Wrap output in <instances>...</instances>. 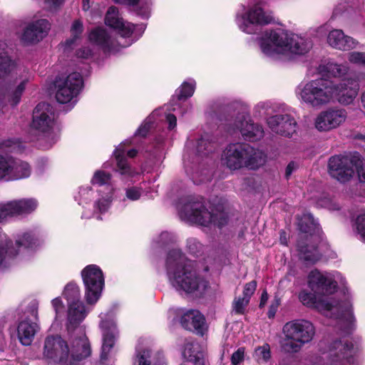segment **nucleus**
<instances>
[{
  "label": "nucleus",
  "mask_w": 365,
  "mask_h": 365,
  "mask_svg": "<svg viewBox=\"0 0 365 365\" xmlns=\"http://www.w3.org/2000/svg\"><path fill=\"white\" fill-rule=\"evenodd\" d=\"M166 120L168 123V129L173 130L177 125V118L174 114L169 113L166 116Z\"/></svg>",
  "instance_id": "0e129e2a"
},
{
  "label": "nucleus",
  "mask_w": 365,
  "mask_h": 365,
  "mask_svg": "<svg viewBox=\"0 0 365 365\" xmlns=\"http://www.w3.org/2000/svg\"><path fill=\"white\" fill-rule=\"evenodd\" d=\"M328 170L330 176L340 182L349 181L354 173L351 161L342 155H336L329 159Z\"/></svg>",
  "instance_id": "2eb2a0df"
},
{
  "label": "nucleus",
  "mask_w": 365,
  "mask_h": 365,
  "mask_svg": "<svg viewBox=\"0 0 365 365\" xmlns=\"http://www.w3.org/2000/svg\"><path fill=\"white\" fill-rule=\"evenodd\" d=\"M267 160V155L252 146V151L247 153L245 167L250 170H257L262 166Z\"/></svg>",
  "instance_id": "f704fd0d"
},
{
  "label": "nucleus",
  "mask_w": 365,
  "mask_h": 365,
  "mask_svg": "<svg viewBox=\"0 0 365 365\" xmlns=\"http://www.w3.org/2000/svg\"><path fill=\"white\" fill-rule=\"evenodd\" d=\"M165 265L167 274L178 290L190 294L200 289L205 291L209 287V282L197 274L195 262L187 259L180 250L168 252Z\"/></svg>",
  "instance_id": "f257e3e1"
},
{
  "label": "nucleus",
  "mask_w": 365,
  "mask_h": 365,
  "mask_svg": "<svg viewBox=\"0 0 365 365\" xmlns=\"http://www.w3.org/2000/svg\"><path fill=\"white\" fill-rule=\"evenodd\" d=\"M68 344L59 336H47L44 341L43 356L52 362L68 365Z\"/></svg>",
  "instance_id": "9b49d317"
},
{
  "label": "nucleus",
  "mask_w": 365,
  "mask_h": 365,
  "mask_svg": "<svg viewBox=\"0 0 365 365\" xmlns=\"http://www.w3.org/2000/svg\"><path fill=\"white\" fill-rule=\"evenodd\" d=\"M306 307L314 309L327 317L337 319L339 329L349 334L354 326L351 305L348 301L340 302L337 298H301Z\"/></svg>",
  "instance_id": "7ed1b4c3"
},
{
  "label": "nucleus",
  "mask_w": 365,
  "mask_h": 365,
  "mask_svg": "<svg viewBox=\"0 0 365 365\" xmlns=\"http://www.w3.org/2000/svg\"><path fill=\"white\" fill-rule=\"evenodd\" d=\"M103 330V341L102 346V358H106L110 349L113 346L118 331L113 318L103 319L101 323Z\"/></svg>",
  "instance_id": "393cba45"
},
{
  "label": "nucleus",
  "mask_w": 365,
  "mask_h": 365,
  "mask_svg": "<svg viewBox=\"0 0 365 365\" xmlns=\"http://www.w3.org/2000/svg\"><path fill=\"white\" fill-rule=\"evenodd\" d=\"M297 250L301 259L312 264L320 260L322 257L317 245H309L302 239L297 240Z\"/></svg>",
  "instance_id": "bb28decb"
},
{
  "label": "nucleus",
  "mask_w": 365,
  "mask_h": 365,
  "mask_svg": "<svg viewBox=\"0 0 365 365\" xmlns=\"http://www.w3.org/2000/svg\"><path fill=\"white\" fill-rule=\"evenodd\" d=\"M68 309V330L80 327V323L84 319L91 306L94 305L98 298H63Z\"/></svg>",
  "instance_id": "6e6552de"
},
{
  "label": "nucleus",
  "mask_w": 365,
  "mask_h": 365,
  "mask_svg": "<svg viewBox=\"0 0 365 365\" xmlns=\"http://www.w3.org/2000/svg\"><path fill=\"white\" fill-rule=\"evenodd\" d=\"M69 334L68 365H76L91 354V344L83 327H76Z\"/></svg>",
  "instance_id": "423d86ee"
},
{
  "label": "nucleus",
  "mask_w": 365,
  "mask_h": 365,
  "mask_svg": "<svg viewBox=\"0 0 365 365\" xmlns=\"http://www.w3.org/2000/svg\"><path fill=\"white\" fill-rule=\"evenodd\" d=\"M308 284L314 292L331 295L338 289L337 282L331 276L324 274L319 269H314L308 274Z\"/></svg>",
  "instance_id": "dca6fc26"
},
{
  "label": "nucleus",
  "mask_w": 365,
  "mask_h": 365,
  "mask_svg": "<svg viewBox=\"0 0 365 365\" xmlns=\"http://www.w3.org/2000/svg\"><path fill=\"white\" fill-rule=\"evenodd\" d=\"M295 168L296 164L294 161H291L288 163L285 169V177L287 179H289V176L292 174Z\"/></svg>",
  "instance_id": "69168bd1"
},
{
  "label": "nucleus",
  "mask_w": 365,
  "mask_h": 365,
  "mask_svg": "<svg viewBox=\"0 0 365 365\" xmlns=\"http://www.w3.org/2000/svg\"><path fill=\"white\" fill-rule=\"evenodd\" d=\"M334 94L341 104L349 105L356 97L359 90V81L354 78L344 79L340 83L335 85Z\"/></svg>",
  "instance_id": "4be33fe9"
},
{
  "label": "nucleus",
  "mask_w": 365,
  "mask_h": 365,
  "mask_svg": "<svg viewBox=\"0 0 365 365\" xmlns=\"http://www.w3.org/2000/svg\"><path fill=\"white\" fill-rule=\"evenodd\" d=\"M350 63L365 66V51H352L349 53Z\"/></svg>",
  "instance_id": "09e8293b"
},
{
  "label": "nucleus",
  "mask_w": 365,
  "mask_h": 365,
  "mask_svg": "<svg viewBox=\"0 0 365 365\" xmlns=\"http://www.w3.org/2000/svg\"><path fill=\"white\" fill-rule=\"evenodd\" d=\"M245 358V349L239 348L235 351L231 356V362L232 365H238L243 361Z\"/></svg>",
  "instance_id": "6e6d98bb"
},
{
  "label": "nucleus",
  "mask_w": 365,
  "mask_h": 365,
  "mask_svg": "<svg viewBox=\"0 0 365 365\" xmlns=\"http://www.w3.org/2000/svg\"><path fill=\"white\" fill-rule=\"evenodd\" d=\"M83 85V78L78 72H73L64 79L56 78L55 81V86L57 88L56 101L61 104L70 102L77 96Z\"/></svg>",
  "instance_id": "0eeeda50"
},
{
  "label": "nucleus",
  "mask_w": 365,
  "mask_h": 365,
  "mask_svg": "<svg viewBox=\"0 0 365 365\" xmlns=\"http://www.w3.org/2000/svg\"><path fill=\"white\" fill-rule=\"evenodd\" d=\"M31 174V168L28 163L19 159L6 160L0 155V179L15 180L28 178Z\"/></svg>",
  "instance_id": "4468645a"
},
{
  "label": "nucleus",
  "mask_w": 365,
  "mask_h": 365,
  "mask_svg": "<svg viewBox=\"0 0 365 365\" xmlns=\"http://www.w3.org/2000/svg\"><path fill=\"white\" fill-rule=\"evenodd\" d=\"M38 325L27 319L21 321L18 326V336L23 345H29L37 331Z\"/></svg>",
  "instance_id": "2f4dec72"
},
{
  "label": "nucleus",
  "mask_w": 365,
  "mask_h": 365,
  "mask_svg": "<svg viewBox=\"0 0 365 365\" xmlns=\"http://www.w3.org/2000/svg\"><path fill=\"white\" fill-rule=\"evenodd\" d=\"M38 206L34 198H22L11 200L0 205V223L7 217L25 216L33 212Z\"/></svg>",
  "instance_id": "f8f14e48"
},
{
  "label": "nucleus",
  "mask_w": 365,
  "mask_h": 365,
  "mask_svg": "<svg viewBox=\"0 0 365 365\" xmlns=\"http://www.w3.org/2000/svg\"><path fill=\"white\" fill-rule=\"evenodd\" d=\"M127 143H121L114 150L113 155L116 160L117 170L121 174L130 176L132 175V169L128 164L125 156V145ZM130 145V143H128Z\"/></svg>",
  "instance_id": "473e14b6"
},
{
  "label": "nucleus",
  "mask_w": 365,
  "mask_h": 365,
  "mask_svg": "<svg viewBox=\"0 0 365 365\" xmlns=\"http://www.w3.org/2000/svg\"><path fill=\"white\" fill-rule=\"evenodd\" d=\"M310 48L311 45L303 38L295 36L294 34H291L290 41L286 51H289L297 55H303L307 53Z\"/></svg>",
  "instance_id": "e433bc0d"
},
{
  "label": "nucleus",
  "mask_w": 365,
  "mask_h": 365,
  "mask_svg": "<svg viewBox=\"0 0 365 365\" xmlns=\"http://www.w3.org/2000/svg\"><path fill=\"white\" fill-rule=\"evenodd\" d=\"M140 195V190L136 187H132L126 190V197L131 200H138Z\"/></svg>",
  "instance_id": "bf43d9fd"
},
{
  "label": "nucleus",
  "mask_w": 365,
  "mask_h": 365,
  "mask_svg": "<svg viewBox=\"0 0 365 365\" xmlns=\"http://www.w3.org/2000/svg\"><path fill=\"white\" fill-rule=\"evenodd\" d=\"M85 288L84 297H101L105 287L102 269L96 264L86 266L81 272Z\"/></svg>",
  "instance_id": "1a4fd4ad"
},
{
  "label": "nucleus",
  "mask_w": 365,
  "mask_h": 365,
  "mask_svg": "<svg viewBox=\"0 0 365 365\" xmlns=\"http://www.w3.org/2000/svg\"><path fill=\"white\" fill-rule=\"evenodd\" d=\"M50 28L51 24L47 19L36 20L25 28L21 40L27 44L36 43L47 36Z\"/></svg>",
  "instance_id": "412c9836"
},
{
  "label": "nucleus",
  "mask_w": 365,
  "mask_h": 365,
  "mask_svg": "<svg viewBox=\"0 0 365 365\" xmlns=\"http://www.w3.org/2000/svg\"><path fill=\"white\" fill-rule=\"evenodd\" d=\"M105 24L115 29L118 30L119 34L123 37H130L133 31V25H125L122 18L119 17L118 9L114 6H110L105 16Z\"/></svg>",
  "instance_id": "b1692460"
},
{
  "label": "nucleus",
  "mask_w": 365,
  "mask_h": 365,
  "mask_svg": "<svg viewBox=\"0 0 365 365\" xmlns=\"http://www.w3.org/2000/svg\"><path fill=\"white\" fill-rule=\"evenodd\" d=\"M26 81H21L17 87L11 91V94H9L8 101L12 106H16L19 103L21 96L26 88Z\"/></svg>",
  "instance_id": "c03bdc74"
},
{
  "label": "nucleus",
  "mask_w": 365,
  "mask_h": 365,
  "mask_svg": "<svg viewBox=\"0 0 365 365\" xmlns=\"http://www.w3.org/2000/svg\"><path fill=\"white\" fill-rule=\"evenodd\" d=\"M269 128L274 133L290 137L296 132L297 123L289 114H278L267 118Z\"/></svg>",
  "instance_id": "6ab92c4d"
},
{
  "label": "nucleus",
  "mask_w": 365,
  "mask_h": 365,
  "mask_svg": "<svg viewBox=\"0 0 365 365\" xmlns=\"http://www.w3.org/2000/svg\"><path fill=\"white\" fill-rule=\"evenodd\" d=\"M81 289L76 282L71 281L64 287L63 292V297H80Z\"/></svg>",
  "instance_id": "de8ad7c7"
},
{
  "label": "nucleus",
  "mask_w": 365,
  "mask_h": 365,
  "mask_svg": "<svg viewBox=\"0 0 365 365\" xmlns=\"http://www.w3.org/2000/svg\"><path fill=\"white\" fill-rule=\"evenodd\" d=\"M52 305L57 314L63 312L65 310V302H63L61 298H54L52 300Z\"/></svg>",
  "instance_id": "052dcab7"
},
{
  "label": "nucleus",
  "mask_w": 365,
  "mask_h": 365,
  "mask_svg": "<svg viewBox=\"0 0 365 365\" xmlns=\"http://www.w3.org/2000/svg\"><path fill=\"white\" fill-rule=\"evenodd\" d=\"M234 125L235 129L240 130L245 140L255 142L264 136L262 126L253 123L251 119L247 120L244 116L237 117Z\"/></svg>",
  "instance_id": "5701e85b"
},
{
  "label": "nucleus",
  "mask_w": 365,
  "mask_h": 365,
  "mask_svg": "<svg viewBox=\"0 0 365 365\" xmlns=\"http://www.w3.org/2000/svg\"><path fill=\"white\" fill-rule=\"evenodd\" d=\"M280 243L283 245H287V232L284 230H281L279 232Z\"/></svg>",
  "instance_id": "338daca9"
},
{
  "label": "nucleus",
  "mask_w": 365,
  "mask_h": 365,
  "mask_svg": "<svg viewBox=\"0 0 365 365\" xmlns=\"http://www.w3.org/2000/svg\"><path fill=\"white\" fill-rule=\"evenodd\" d=\"M272 17L266 15L263 9L259 6H255L247 12V24H245L244 31L248 34L254 33L250 29V25L263 26L272 21Z\"/></svg>",
  "instance_id": "c85d7f7f"
},
{
  "label": "nucleus",
  "mask_w": 365,
  "mask_h": 365,
  "mask_svg": "<svg viewBox=\"0 0 365 365\" xmlns=\"http://www.w3.org/2000/svg\"><path fill=\"white\" fill-rule=\"evenodd\" d=\"M354 226L357 233L360 235L362 240L365 242V214L359 215L356 217Z\"/></svg>",
  "instance_id": "8fccbe9b"
},
{
  "label": "nucleus",
  "mask_w": 365,
  "mask_h": 365,
  "mask_svg": "<svg viewBox=\"0 0 365 365\" xmlns=\"http://www.w3.org/2000/svg\"><path fill=\"white\" fill-rule=\"evenodd\" d=\"M140 1V0L138 1ZM118 4H124L130 6L134 7V11L136 13L137 15L140 16L141 17L144 19H147L148 17L149 11L148 6H138V4L135 5H130L128 4L125 1L120 0V1L118 2ZM139 3V2H138Z\"/></svg>",
  "instance_id": "603ef678"
},
{
  "label": "nucleus",
  "mask_w": 365,
  "mask_h": 365,
  "mask_svg": "<svg viewBox=\"0 0 365 365\" xmlns=\"http://www.w3.org/2000/svg\"><path fill=\"white\" fill-rule=\"evenodd\" d=\"M151 358V350L150 349H138L134 365H163L161 361H155Z\"/></svg>",
  "instance_id": "4c0bfd02"
},
{
  "label": "nucleus",
  "mask_w": 365,
  "mask_h": 365,
  "mask_svg": "<svg viewBox=\"0 0 365 365\" xmlns=\"http://www.w3.org/2000/svg\"><path fill=\"white\" fill-rule=\"evenodd\" d=\"M182 209L190 221L204 227L214 225L222 229L228 224L231 217L229 203L224 197H217L211 205L210 211L202 197H191Z\"/></svg>",
  "instance_id": "f03ea898"
},
{
  "label": "nucleus",
  "mask_w": 365,
  "mask_h": 365,
  "mask_svg": "<svg viewBox=\"0 0 365 365\" xmlns=\"http://www.w3.org/2000/svg\"><path fill=\"white\" fill-rule=\"evenodd\" d=\"M151 128V125L150 123H144L140 125V127L137 129L135 133V136H140L142 138H145L150 130Z\"/></svg>",
  "instance_id": "13d9d810"
},
{
  "label": "nucleus",
  "mask_w": 365,
  "mask_h": 365,
  "mask_svg": "<svg viewBox=\"0 0 365 365\" xmlns=\"http://www.w3.org/2000/svg\"><path fill=\"white\" fill-rule=\"evenodd\" d=\"M111 181V175L104 170H96L91 180L93 185L103 186L109 185Z\"/></svg>",
  "instance_id": "37998d69"
},
{
  "label": "nucleus",
  "mask_w": 365,
  "mask_h": 365,
  "mask_svg": "<svg viewBox=\"0 0 365 365\" xmlns=\"http://www.w3.org/2000/svg\"><path fill=\"white\" fill-rule=\"evenodd\" d=\"M76 55L78 58L88 59L92 56V51L89 48H81L76 51Z\"/></svg>",
  "instance_id": "680f3d73"
},
{
  "label": "nucleus",
  "mask_w": 365,
  "mask_h": 365,
  "mask_svg": "<svg viewBox=\"0 0 365 365\" xmlns=\"http://www.w3.org/2000/svg\"><path fill=\"white\" fill-rule=\"evenodd\" d=\"M252 151L248 143H237L230 144L224 151L225 163L230 170H237L245 167L247 153Z\"/></svg>",
  "instance_id": "f3484780"
},
{
  "label": "nucleus",
  "mask_w": 365,
  "mask_h": 365,
  "mask_svg": "<svg viewBox=\"0 0 365 365\" xmlns=\"http://www.w3.org/2000/svg\"><path fill=\"white\" fill-rule=\"evenodd\" d=\"M12 61L6 54L0 53V80L4 79L11 72Z\"/></svg>",
  "instance_id": "a18cd8bd"
},
{
  "label": "nucleus",
  "mask_w": 365,
  "mask_h": 365,
  "mask_svg": "<svg viewBox=\"0 0 365 365\" xmlns=\"http://www.w3.org/2000/svg\"><path fill=\"white\" fill-rule=\"evenodd\" d=\"M182 355L194 365H205L204 349L197 342H187Z\"/></svg>",
  "instance_id": "7c9ffc66"
},
{
  "label": "nucleus",
  "mask_w": 365,
  "mask_h": 365,
  "mask_svg": "<svg viewBox=\"0 0 365 365\" xmlns=\"http://www.w3.org/2000/svg\"><path fill=\"white\" fill-rule=\"evenodd\" d=\"M187 248L189 253L193 256H198L202 252V245L195 238L187 240Z\"/></svg>",
  "instance_id": "49530a36"
},
{
  "label": "nucleus",
  "mask_w": 365,
  "mask_h": 365,
  "mask_svg": "<svg viewBox=\"0 0 365 365\" xmlns=\"http://www.w3.org/2000/svg\"><path fill=\"white\" fill-rule=\"evenodd\" d=\"M40 245L41 242L39 238L34 233L27 232L19 236L16 240V247H14L19 252V249L21 247L28 250H35L39 247Z\"/></svg>",
  "instance_id": "c9c22d12"
},
{
  "label": "nucleus",
  "mask_w": 365,
  "mask_h": 365,
  "mask_svg": "<svg viewBox=\"0 0 365 365\" xmlns=\"http://www.w3.org/2000/svg\"><path fill=\"white\" fill-rule=\"evenodd\" d=\"M362 163V162H361ZM356 173L358 175L359 180L361 182H365V166L361 165H356Z\"/></svg>",
  "instance_id": "e2e57ef3"
},
{
  "label": "nucleus",
  "mask_w": 365,
  "mask_h": 365,
  "mask_svg": "<svg viewBox=\"0 0 365 365\" xmlns=\"http://www.w3.org/2000/svg\"><path fill=\"white\" fill-rule=\"evenodd\" d=\"M83 23L81 20L76 19L75 20L71 28V36H74V38H79L83 33Z\"/></svg>",
  "instance_id": "864d4df0"
},
{
  "label": "nucleus",
  "mask_w": 365,
  "mask_h": 365,
  "mask_svg": "<svg viewBox=\"0 0 365 365\" xmlns=\"http://www.w3.org/2000/svg\"><path fill=\"white\" fill-rule=\"evenodd\" d=\"M284 338L281 341L283 351L289 354L298 352L315 334L314 325L309 321L298 319L286 323L282 329Z\"/></svg>",
  "instance_id": "20e7f679"
},
{
  "label": "nucleus",
  "mask_w": 365,
  "mask_h": 365,
  "mask_svg": "<svg viewBox=\"0 0 365 365\" xmlns=\"http://www.w3.org/2000/svg\"><path fill=\"white\" fill-rule=\"evenodd\" d=\"M260 47L262 51L267 56H272L278 53L279 48L275 47L274 45L268 40V38L267 40H263L261 42Z\"/></svg>",
  "instance_id": "3c124183"
},
{
  "label": "nucleus",
  "mask_w": 365,
  "mask_h": 365,
  "mask_svg": "<svg viewBox=\"0 0 365 365\" xmlns=\"http://www.w3.org/2000/svg\"><path fill=\"white\" fill-rule=\"evenodd\" d=\"M297 226L301 232L310 236L317 235L320 237L322 233L319 224L311 213L304 214L303 216L299 219Z\"/></svg>",
  "instance_id": "c756f323"
},
{
  "label": "nucleus",
  "mask_w": 365,
  "mask_h": 365,
  "mask_svg": "<svg viewBox=\"0 0 365 365\" xmlns=\"http://www.w3.org/2000/svg\"><path fill=\"white\" fill-rule=\"evenodd\" d=\"M268 307L267 316L269 319L274 318L277 311L281 306L280 298H261L259 307Z\"/></svg>",
  "instance_id": "ea45409f"
},
{
  "label": "nucleus",
  "mask_w": 365,
  "mask_h": 365,
  "mask_svg": "<svg viewBox=\"0 0 365 365\" xmlns=\"http://www.w3.org/2000/svg\"><path fill=\"white\" fill-rule=\"evenodd\" d=\"M257 289V282L252 280L244 286L243 297H252Z\"/></svg>",
  "instance_id": "4d7b16f0"
},
{
  "label": "nucleus",
  "mask_w": 365,
  "mask_h": 365,
  "mask_svg": "<svg viewBox=\"0 0 365 365\" xmlns=\"http://www.w3.org/2000/svg\"><path fill=\"white\" fill-rule=\"evenodd\" d=\"M354 353L351 342L347 340L335 341L330 346L326 365H359Z\"/></svg>",
  "instance_id": "9d476101"
},
{
  "label": "nucleus",
  "mask_w": 365,
  "mask_h": 365,
  "mask_svg": "<svg viewBox=\"0 0 365 365\" xmlns=\"http://www.w3.org/2000/svg\"><path fill=\"white\" fill-rule=\"evenodd\" d=\"M346 114L343 109L323 111L317 116L315 127L319 131H329L336 128L345 120Z\"/></svg>",
  "instance_id": "aec40b11"
},
{
  "label": "nucleus",
  "mask_w": 365,
  "mask_h": 365,
  "mask_svg": "<svg viewBox=\"0 0 365 365\" xmlns=\"http://www.w3.org/2000/svg\"><path fill=\"white\" fill-rule=\"evenodd\" d=\"M54 109L46 102H40L33 111L31 128L39 133H46L51 131L53 125Z\"/></svg>",
  "instance_id": "ddd939ff"
},
{
  "label": "nucleus",
  "mask_w": 365,
  "mask_h": 365,
  "mask_svg": "<svg viewBox=\"0 0 365 365\" xmlns=\"http://www.w3.org/2000/svg\"><path fill=\"white\" fill-rule=\"evenodd\" d=\"M89 41L99 46L103 53H110L113 48L110 36L103 27L98 26L93 29L88 34Z\"/></svg>",
  "instance_id": "cd10ccee"
},
{
  "label": "nucleus",
  "mask_w": 365,
  "mask_h": 365,
  "mask_svg": "<svg viewBox=\"0 0 365 365\" xmlns=\"http://www.w3.org/2000/svg\"><path fill=\"white\" fill-rule=\"evenodd\" d=\"M178 314L180 323L184 329L195 331L200 336L207 332L208 327L205 318L198 310H180Z\"/></svg>",
  "instance_id": "a211bd4d"
},
{
  "label": "nucleus",
  "mask_w": 365,
  "mask_h": 365,
  "mask_svg": "<svg viewBox=\"0 0 365 365\" xmlns=\"http://www.w3.org/2000/svg\"><path fill=\"white\" fill-rule=\"evenodd\" d=\"M253 357L259 364L267 363L271 359L269 345L265 344L262 346L257 347L255 349Z\"/></svg>",
  "instance_id": "a19ab883"
},
{
  "label": "nucleus",
  "mask_w": 365,
  "mask_h": 365,
  "mask_svg": "<svg viewBox=\"0 0 365 365\" xmlns=\"http://www.w3.org/2000/svg\"><path fill=\"white\" fill-rule=\"evenodd\" d=\"M268 40L274 45L275 47L286 51L290 41L291 34L284 29H277L271 30L267 33Z\"/></svg>",
  "instance_id": "72a5a7b5"
},
{
  "label": "nucleus",
  "mask_w": 365,
  "mask_h": 365,
  "mask_svg": "<svg viewBox=\"0 0 365 365\" xmlns=\"http://www.w3.org/2000/svg\"><path fill=\"white\" fill-rule=\"evenodd\" d=\"M248 303V298H237L233 302V309L237 313H243Z\"/></svg>",
  "instance_id": "5fc2aeb1"
},
{
  "label": "nucleus",
  "mask_w": 365,
  "mask_h": 365,
  "mask_svg": "<svg viewBox=\"0 0 365 365\" xmlns=\"http://www.w3.org/2000/svg\"><path fill=\"white\" fill-rule=\"evenodd\" d=\"M327 42L331 47L342 51L353 49L358 44L357 41L351 36L345 35L339 29H334L329 32Z\"/></svg>",
  "instance_id": "a878e982"
},
{
  "label": "nucleus",
  "mask_w": 365,
  "mask_h": 365,
  "mask_svg": "<svg viewBox=\"0 0 365 365\" xmlns=\"http://www.w3.org/2000/svg\"><path fill=\"white\" fill-rule=\"evenodd\" d=\"M195 92V86L186 81L183 82L180 88L175 91V96L178 101H185L192 96Z\"/></svg>",
  "instance_id": "79ce46f5"
},
{
  "label": "nucleus",
  "mask_w": 365,
  "mask_h": 365,
  "mask_svg": "<svg viewBox=\"0 0 365 365\" xmlns=\"http://www.w3.org/2000/svg\"><path fill=\"white\" fill-rule=\"evenodd\" d=\"M19 255L18 250L14 247L11 240L3 242L0 240V266L6 257L14 258Z\"/></svg>",
  "instance_id": "58836bf2"
},
{
  "label": "nucleus",
  "mask_w": 365,
  "mask_h": 365,
  "mask_svg": "<svg viewBox=\"0 0 365 365\" xmlns=\"http://www.w3.org/2000/svg\"><path fill=\"white\" fill-rule=\"evenodd\" d=\"M344 73L341 71V66L339 65H334L333 68V76L334 77L341 76Z\"/></svg>",
  "instance_id": "774afa93"
},
{
  "label": "nucleus",
  "mask_w": 365,
  "mask_h": 365,
  "mask_svg": "<svg viewBox=\"0 0 365 365\" xmlns=\"http://www.w3.org/2000/svg\"><path fill=\"white\" fill-rule=\"evenodd\" d=\"M334 91L332 81L319 78L307 83L302 88V100L313 107L324 105L330 101Z\"/></svg>",
  "instance_id": "39448f33"
}]
</instances>
